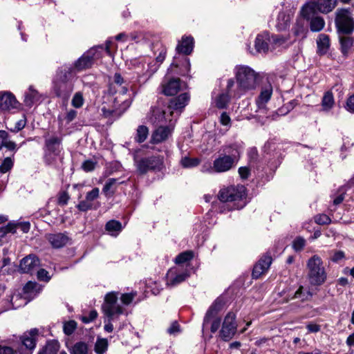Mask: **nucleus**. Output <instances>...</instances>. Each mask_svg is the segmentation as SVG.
Instances as JSON below:
<instances>
[{
    "instance_id": "nucleus-1",
    "label": "nucleus",
    "mask_w": 354,
    "mask_h": 354,
    "mask_svg": "<svg viewBox=\"0 0 354 354\" xmlns=\"http://www.w3.org/2000/svg\"><path fill=\"white\" fill-rule=\"evenodd\" d=\"M189 100V96L185 93L171 100L167 105L158 101L156 105L151 107L147 116L148 120L154 125L172 122L173 119L178 116L180 110L187 104Z\"/></svg>"
},
{
    "instance_id": "nucleus-2",
    "label": "nucleus",
    "mask_w": 354,
    "mask_h": 354,
    "mask_svg": "<svg viewBox=\"0 0 354 354\" xmlns=\"http://www.w3.org/2000/svg\"><path fill=\"white\" fill-rule=\"evenodd\" d=\"M235 77L238 90L234 92V97H240L243 93L254 89L257 85V73L248 66H237L235 68Z\"/></svg>"
},
{
    "instance_id": "nucleus-3",
    "label": "nucleus",
    "mask_w": 354,
    "mask_h": 354,
    "mask_svg": "<svg viewBox=\"0 0 354 354\" xmlns=\"http://www.w3.org/2000/svg\"><path fill=\"white\" fill-rule=\"evenodd\" d=\"M308 279L312 286H321L326 280L327 274L322 259L314 255L307 261Z\"/></svg>"
},
{
    "instance_id": "nucleus-4",
    "label": "nucleus",
    "mask_w": 354,
    "mask_h": 354,
    "mask_svg": "<svg viewBox=\"0 0 354 354\" xmlns=\"http://www.w3.org/2000/svg\"><path fill=\"white\" fill-rule=\"evenodd\" d=\"M238 153L237 150H236L235 153L229 155H221L214 160L212 167H203L202 171L208 173L227 171L234 166L237 161Z\"/></svg>"
},
{
    "instance_id": "nucleus-5",
    "label": "nucleus",
    "mask_w": 354,
    "mask_h": 354,
    "mask_svg": "<svg viewBox=\"0 0 354 354\" xmlns=\"http://www.w3.org/2000/svg\"><path fill=\"white\" fill-rule=\"evenodd\" d=\"M118 292H110L104 297L102 309L104 315L109 319V321L113 320L124 312V308L118 303Z\"/></svg>"
},
{
    "instance_id": "nucleus-6",
    "label": "nucleus",
    "mask_w": 354,
    "mask_h": 354,
    "mask_svg": "<svg viewBox=\"0 0 354 354\" xmlns=\"http://www.w3.org/2000/svg\"><path fill=\"white\" fill-rule=\"evenodd\" d=\"M154 54L156 55L158 53V55L156 56V62L158 64V66L154 68H150L149 65L147 64V68L143 69V71L138 72V80L145 82L148 80L158 69V66L165 58V55L167 53V49L165 46H164L162 44H156L153 46Z\"/></svg>"
},
{
    "instance_id": "nucleus-7",
    "label": "nucleus",
    "mask_w": 354,
    "mask_h": 354,
    "mask_svg": "<svg viewBox=\"0 0 354 354\" xmlns=\"http://www.w3.org/2000/svg\"><path fill=\"white\" fill-rule=\"evenodd\" d=\"M103 50L104 48L102 46L91 48L75 62V70L80 71L91 67L94 59L102 57Z\"/></svg>"
},
{
    "instance_id": "nucleus-8",
    "label": "nucleus",
    "mask_w": 354,
    "mask_h": 354,
    "mask_svg": "<svg viewBox=\"0 0 354 354\" xmlns=\"http://www.w3.org/2000/svg\"><path fill=\"white\" fill-rule=\"evenodd\" d=\"M137 170L140 174H145L148 171L158 170L160 171L163 166V157L162 156H152L150 158H145L140 160H136Z\"/></svg>"
},
{
    "instance_id": "nucleus-9",
    "label": "nucleus",
    "mask_w": 354,
    "mask_h": 354,
    "mask_svg": "<svg viewBox=\"0 0 354 354\" xmlns=\"http://www.w3.org/2000/svg\"><path fill=\"white\" fill-rule=\"evenodd\" d=\"M283 42V39L279 36H270L269 33L264 32L257 37L254 46L257 52L266 53L269 50V47L271 44H281Z\"/></svg>"
},
{
    "instance_id": "nucleus-10",
    "label": "nucleus",
    "mask_w": 354,
    "mask_h": 354,
    "mask_svg": "<svg viewBox=\"0 0 354 354\" xmlns=\"http://www.w3.org/2000/svg\"><path fill=\"white\" fill-rule=\"evenodd\" d=\"M236 315L229 312L224 318L220 335L225 341L231 339L236 332L237 324L235 321Z\"/></svg>"
},
{
    "instance_id": "nucleus-11",
    "label": "nucleus",
    "mask_w": 354,
    "mask_h": 354,
    "mask_svg": "<svg viewBox=\"0 0 354 354\" xmlns=\"http://www.w3.org/2000/svg\"><path fill=\"white\" fill-rule=\"evenodd\" d=\"M245 189L243 186L230 187L222 189L218 198L222 202H232L241 200L245 195Z\"/></svg>"
},
{
    "instance_id": "nucleus-12",
    "label": "nucleus",
    "mask_w": 354,
    "mask_h": 354,
    "mask_svg": "<svg viewBox=\"0 0 354 354\" xmlns=\"http://www.w3.org/2000/svg\"><path fill=\"white\" fill-rule=\"evenodd\" d=\"M188 270H184L182 266H176L171 268L167 274V285L175 286L188 278Z\"/></svg>"
},
{
    "instance_id": "nucleus-13",
    "label": "nucleus",
    "mask_w": 354,
    "mask_h": 354,
    "mask_svg": "<svg viewBox=\"0 0 354 354\" xmlns=\"http://www.w3.org/2000/svg\"><path fill=\"white\" fill-rule=\"evenodd\" d=\"M317 8L315 2L306 3L301 9V19L307 22H324V19L319 16Z\"/></svg>"
},
{
    "instance_id": "nucleus-14",
    "label": "nucleus",
    "mask_w": 354,
    "mask_h": 354,
    "mask_svg": "<svg viewBox=\"0 0 354 354\" xmlns=\"http://www.w3.org/2000/svg\"><path fill=\"white\" fill-rule=\"evenodd\" d=\"M73 91V85L71 82L55 80L54 82V91L57 97L67 100Z\"/></svg>"
},
{
    "instance_id": "nucleus-15",
    "label": "nucleus",
    "mask_w": 354,
    "mask_h": 354,
    "mask_svg": "<svg viewBox=\"0 0 354 354\" xmlns=\"http://www.w3.org/2000/svg\"><path fill=\"white\" fill-rule=\"evenodd\" d=\"M99 188H93L91 191L87 192L85 200L79 203V204L77 205V209L82 212H86L93 208L96 209V207H93V202L99 197Z\"/></svg>"
},
{
    "instance_id": "nucleus-16",
    "label": "nucleus",
    "mask_w": 354,
    "mask_h": 354,
    "mask_svg": "<svg viewBox=\"0 0 354 354\" xmlns=\"http://www.w3.org/2000/svg\"><path fill=\"white\" fill-rule=\"evenodd\" d=\"M19 103L15 96L8 92H0V109L1 111H10L18 109Z\"/></svg>"
},
{
    "instance_id": "nucleus-17",
    "label": "nucleus",
    "mask_w": 354,
    "mask_h": 354,
    "mask_svg": "<svg viewBox=\"0 0 354 354\" xmlns=\"http://www.w3.org/2000/svg\"><path fill=\"white\" fill-rule=\"evenodd\" d=\"M127 86L128 84L121 75L115 73L113 76V82L110 84L109 91L112 94L117 92L125 94L128 91Z\"/></svg>"
},
{
    "instance_id": "nucleus-18",
    "label": "nucleus",
    "mask_w": 354,
    "mask_h": 354,
    "mask_svg": "<svg viewBox=\"0 0 354 354\" xmlns=\"http://www.w3.org/2000/svg\"><path fill=\"white\" fill-rule=\"evenodd\" d=\"M223 306L224 301L223 299L217 298L214 301L205 315L203 324V329L208 325L209 321L216 316L218 313L222 310Z\"/></svg>"
},
{
    "instance_id": "nucleus-19",
    "label": "nucleus",
    "mask_w": 354,
    "mask_h": 354,
    "mask_svg": "<svg viewBox=\"0 0 354 354\" xmlns=\"http://www.w3.org/2000/svg\"><path fill=\"white\" fill-rule=\"evenodd\" d=\"M39 337V331L36 328L30 329L26 331L21 337L22 344L28 349L35 348Z\"/></svg>"
},
{
    "instance_id": "nucleus-20",
    "label": "nucleus",
    "mask_w": 354,
    "mask_h": 354,
    "mask_svg": "<svg viewBox=\"0 0 354 354\" xmlns=\"http://www.w3.org/2000/svg\"><path fill=\"white\" fill-rule=\"evenodd\" d=\"M272 263L270 256H263L259 262L254 266L252 276L255 279L259 278L263 274L267 272Z\"/></svg>"
},
{
    "instance_id": "nucleus-21",
    "label": "nucleus",
    "mask_w": 354,
    "mask_h": 354,
    "mask_svg": "<svg viewBox=\"0 0 354 354\" xmlns=\"http://www.w3.org/2000/svg\"><path fill=\"white\" fill-rule=\"evenodd\" d=\"M185 86L179 78H173L162 84L163 93L167 95H174Z\"/></svg>"
},
{
    "instance_id": "nucleus-22",
    "label": "nucleus",
    "mask_w": 354,
    "mask_h": 354,
    "mask_svg": "<svg viewBox=\"0 0 354 354\" xmlns=\"http://www.w3.org/2000/svg\"><path fill=\"white\" fill-rule=\"evenodd\" d=\"M272 94V86L268 84L262 87L260 94L256 100L257 105L259 109H264L266 103L270 100Z\"/></svg>"
},
{
    "instance_id": "nucleus-23",
    "label": "nucleus",
    "mask_w": 354,
    "mask_h": 354,
    "mask_svg": "<svg viewBox=\"0 0 354 354\" xmlns=\"http://www.w3.org/2000/svg\"><path fill=\"white\" fill-rule=\"evenodd\" d=\"M39 265V261L35 255H28L20 262V270L25 273L31 272Z\"/></svg>"
},
{
    "instance_id": "nucleus-24",
    "label": "nucleus",
    "mask_w": 354,
    "mask_h": 354,
    "mask_svg": "<svg viewBox=\"0 0 354 354\" xmlns=\"http://www.w3.org/2000/svg\"><path fill=\"white\" fill-rule=\"evenodd\" d=\"M194 48V38L190 36H183L176 46V50L179 53L185 55L190 54Z\"/></svg>"
},
{
    "instance_id": "nucleus-25",
    "label": "nucleus",
    "mask_w": 354,
    "mask_h": 354,
    "mask_svg": "<svg viewBox=\"0 0 354 354\" xmlns=\"http://www.w3.org/2000/svg\"><path fill=\"white\" fill-rule=\"evenodd\" d=\"M317 53L324 55L329 50L330 43L329 37L325 34H319L317 39Z\"/></svg>"
},
{
    "instance_id": "nucleus-26",
    "label": "nucleus",
    "mask_w": 354,
    "mask_h": 354,
    "mask_svg": "<svg viewBox=\"0 0 354 354\" xmlns=\"http://www.w3.org/2000/svg\"><path fill=\"white\" fill-rule=\"evenodd\" d=\"M48 240L53 248H59L69 243V238L64 234L58 233L49 234Z\"/></svg>"
},
{
    "instance_id": "nucleus-27",
    "label": "nucleus",
    "mask_w": 354,
    "mask_h": 354,
    "mask_svg": "<svg viewBox=\"0 0 354 354\" xmlns=\"http://www.w3.org/2000/svg\"><path fill=\"white\" fill-rule=\"evenodd\" d=\"M171 130L169 127H160L152 134L151 142L159 143L165 141L171 134Z\"/></svg>"
},
{
    "instance_id": "nucleus-28",
    "label": "nucleus",
    "mask_w": 354,
    "mask_h": 354,
    "mask_svg": "<svg viewBox=\"0 0 354 354\" xmlns=\"http://www.w3.org/2000/svg\"><path fill=\"white\" fill-rule=\"evenodd\" d=\"M336 3L337 0H319L315 5L318 11L328 13L335 7Z\"/></svg>"
},
{
    "instance_id": "nucleus-29",
    "label": "nucleus",
    "mask_w": 354,
    "mask_h": 354,
    "mask_svg": "<svg viewBox=\"0 0 354 354\" xmlns=\"http://www.w3.org/2000/svg\"><path fill=\"white\" fill-rule=\"evenodd\" d=\"M70 354H88V347L86 343L78 342L68 347Z\"/></svg>"
},
{
    "instance_id": "nucleus-30",
    "label": "nucleus",
    "mask_w": 354,
    "mask_h": 354,
    "mask_svg": "<svg viewBox=\"0 0 354 354\" xmlns=\"http://www.w3.org/2000/svg\"><path fill=\"white\" fill-rule=\"evenodd\" d=\"M39 98L38 92L32 86H30L28 91L25 95L24 102L26 105L32 106L35 102L39 101Z\"/></svg>"
},
{
    "instance_id": "nucleus-31",
    "label": "nucleus",
    "mask_w": 354,
    "mask_h": 354,
    "mask_svg": "<svg viewBox=\"0 0 354 354\" xmlns=\"http://www.w3.org/2000/svg\"><path fill=\"white\" fill-rule=\"evenodd\" d=\"M74 75L73 69L71 68H65L60 70L56 76L55 80L71 82Z\"/></svg>"
},
{
    "instance_id": "nucleus-32",
    "label": "nucleus",
    "mask_w": 354,
    "mask_h": 354,
    "mask_svg": "<svg viewBox=\"0 0 354 354\" xmlns=\"http://www.w3.org/2000/svg\"><path fill=\"white\" fill-rule=\"evenodd\" d=\"M106 230L112 236H117L122 230V225L119 221L112 220L106 225Z\"/></svg>"
},
{
    "instance_id": "nucleus-33",
    "label": "nucleus",
    "mask_w": 354,
    "mask_h": 354,
    "mask_svg": "<svg viewBox=\"0 0 354 354\" xmlns=\"http://www.w3.org/2000/svg\"><path fill=\"white\" fill-rule=\"evenodd\" d=\"M334 98L331 92H326L323 96L322 106L323 111H328L330 110L334 105Z\"/></svg>"
},
{
    "instance_id": "nucleus-34",
    "label": "nucleus",
    "mask_w": 354,
    "mask_h": 354,
    "mask_svg": "<svg viewBox=\"0 0 354 354\" xmlns=\"http://www.w3.org/2000/svg\"><path fill=\"white\" fill-rule=\"evenodd\" d=\"M335 22H353L351 12L347 9L337 10Z\"/></svg>"
},
{
    "instance_id": "nucleus-35",
    "label": "nucleus",
    "mask_w": 354,
    "mask_h": 354,
    "mask_svg": "<svg viewBox=\"0 0 354 354\" xmlns=\"http://www.w3.org/2000/svg\"><path fill=\"white\" fill-rule=\"evenodd\" d=\"M20 229L24 233H27L30 230V223L28 222L17 224H8L6 228V232H15V229Z\"/></svg>"
},
{
    "instance_id": "nucleus-36",
    "label": "nucleus",
    "mask_w": 354,
    "mask_h": 354,
    "mask_svg": "<svg viewBox=\"0 0 354 354\" xmlns=\"http://www.w3.org/2000/svg\"><path fill=\"white\" fill-rule=\"evenodd\" d=\"M117 187V180L115 178H110L107 180L103 187V192L106 196H112L115 192Z\"/></svg>"
},
{
    "instance_id": "nucleus-37",
    "label": "nucleus",
    "mask_w": 354,
    "mask_h": 354,
    "mask_svg": "<svg viewBox=\"0 0 354 354\" xmlns=\"http://www.w3.org/2000/svg\"><path fill=\"white\" fill-rule=\"evenodd\" d=\"M193 252L191 251H186L178 254L175 259V263L178 266H181L182 264L185 263L193 258Z\"/></svg>"
},
{
    "instance_id": "nucleus-38",
    "label": "nucleus",
    "mask_w": 354,
    "mask_h": 354,
    "mask_svg": "<svg viewBox=\"0 0 354 354\" xmlns=\"http://www.w3.org/2000/svg\"><path fill=\"white\" fill-rule=\"evenodd\" d=\"M341 50L344 55L346 56L350 52L352 46L353 41L349 37H340Z\"/></svg>"
},
{
    "instance_id": "nucleus-39",
    "label": "nucleus",
    "mask_w": 354,
    "mask_h": 354,
    "mask_svg": "<svg viewBox=\"0 0 354 354\" xmlns=\"http://www.w3.org/2000/svg\"><path fill=\"white\" fill-rule=\"evenodd\" d=\"M108 348V341L106 339H97L94 350L97 354H103L106 352Z\"/></svg>"
},
{
    "instance_id": "nucleus-40",
    "label": "nucleus",
    "mask_w": 354,
    "mask_h": 354,
    "mask_svg": "<svg viewBox=\"0 0 354 354\" xmlns=\"http://www.w3.org/2000/svg\"><path fill=\"white\" fill-rule=\"evenodd\" d=\"M230 100V97L227 93H222L215 99L216 106L219 109H224L226 107Z\"/></svg>"
},
{
    "instance_id": "nucleus-41",
    "label": "nucleus",
    "mask_w": 354,
    "mask_h": 354,
    "mask_svg": "<svg viewBox=\"0 0 354 354\" xmlns=\"http://www.w3.org/2000/svg\"><path fill=\"white\" fill-rule=\"evenodd\" d=\"M12 305L13 308H18L21 306H25L28 302L26 298H23L20 295H14L11 299Z\"/></svg>"
},
{
    "instance_id": "nucleus-42",
    "label": "nucleus",
    "mask_w": 354,
    "mask_h": 354,
    "mask_svg": "<svg viewBox=\"0 0 354 354\" xmlns=\"http://www.w3.org/2000/svg\"><path fill=\"white\" fill-rule=\"evenodd\" d=\"M338 32L341 34H350L354 29L353 24H336Z\"/></svg>"
},
{
    "instance_id": "nucleus-43",
    "label": "nucleus",
    "mask_w": 354,
    "mask_h": 354,
    "mask_svg": "<svg viewBox=\"0 0 354 354\" xmlns=\"http://www.w3.org/2000/svg\"><path fill=\"white\" fill-rule=\"evenodd\" d=\"M148 129L145 126H140L137 129V135L136 137L138 142H144L148 136Z\"/></svg>"
},
{
    "instance_id": "nucleus-44",
    "label": "nucleus",
    "mask_w": 354,
    "mask_h": 354,
    "mask_svg": "<svg viewBox=\"0 0 354 354\" xmlns=\"http://www.w3.org/2000/svg\"><path fill=\"white\" fill-rule=\"evenodd\" d=\"M84 102L83 94L81 92H77L73 97L71 104L75 108H80L83 106Z\"/></svg>"
},
{
    "instance_id": "nucleus-45",
    "label": "nucleus",
    "mask_w": 354,
    "mask_h": 354,
    "mask_svg": "<svg viewBox=\"0 0 354 354\" xmlns=\"http://www.w3.org/2000/svg\"><path fill=\"white\" fill-rule=\"evenodd\" d=\"M77 328V323L74 320L66 322L64 324L63 330L66 335H71Z\"/></svg>"
},
{
    "instance_id": "nucleus-46",
    "label": "nucleus",
    "mask_w": 354,
    "mask_h": 354,
    "mask_svg": "<svg viewBox=\"0 0 354 354\" xmlns=\"http://www.w3.org/2000/svg\"><path fill=\"white\" fill-rule=\"evenodd\" d=\"M303 286H300L298 290L295 292L292 299H301L302 301L308 300L313 294L308 291L306 293H303Z\"/></svg>"
},
{
    "instance_id": "nucleus-47",
    "label": "nucleus",
    "mask_w": 354,
    "mask_h": 354,
    "mask_svg": "<svg viewBox=\"0 0 354 354\" xmlns=\"http://www.w3.org/2000/svg\"><path fill=\"white\" fill-rule=\"evenodd\" d=\"M58 348L57 344L48 343L39 353V354H57Z\"/></svg>"
},
{
    "instance_id": "nucleus-48",
    "label": "nucleus",
    "mask_w": 354,
    "mask_h": 354,
    "mask_svg": "<svg viewBox=\"0 0 354 354\" xmlns=\"http://www.w3.org/2000/svg\"><path fill=\"white\" fill-rule=\"evenodd\" d=\"M13 166V161L11 158H6L0 165V173L5 174Z\"/></svg>"
},
{
    "instance_id": "nucleus-49",
    "label": "nucleus",
    "mask_w": 354,
    "mask_h": 354,
    "mask_svg": "<svg viewBox=\"0 0 354 354\" xmlns=\"http://www.w3.org/2000/svg\"><path fill=\"white\" fill-rule=\"evenodd\" d=\"M199 162L198 158H190L188 157L183 158L180 161L183 167H196L199 164Z\"/></svg>"
},
{
    "instance_id": "nucleus-50",
    "label": "nucleus",
    "mask_w": 354,
    "mask_h": 354,
    "mask_svg": "<svg viewBox=\"0 0 354 354\" xmlns=\"http://www.w3.org/2000/svg\"><path fill=\"white\" fill-rule=\"evenodd\" d=\"M295 35L300 38H304L306 35L307 29L303 24H296L294 28Z\"/></svg>"
},
{
    "instance_id": "nucleus-51",
    "label": "nucleus",
    "mask_w": 354,
    "mask_h": 354,
    "mask_svg": "<svg viewBox=\"0 0 354 354\" xmlns=\"http://www.w3.org/2000/svg\"><path fill=\"white\" fill-rule=\"evenodd\" d=\"M136 295V292L124 293L120 296V300L124 305L130 304Z\"/></svg>"
},
{
    "instance_id": "nucleus-52",
    "label": "nucleus",
    "mask_w": 354,
    "mask_h": 354,
    "mask_svg": "<svg viewBox=\"0 0 354 354\" xmlns=\"http://www.w3.org/2000/svg\"><path fill=\"white\" fill-rule=\"evenodd\" d=\"M37 286V285L36 283L29 281L24 287V292L25 294H31L35 296L37 293L35 291Z\"/></svg>"
},
{
    "instance_id": "nucleus-53",
    "label": "nucleus",
    "mask_w": 354,
    "mask_h": 354,
    "mask_svg": "<svg viewBox=\"0 0 354 354\" xmlns=\"http://www.w3.org/2000/svg\"><path fill=\"white\" fill-rule=\"evenodd\" d=\"M315 221L319 225H326L330 223V218L326 214H319L315 217Z\"/></svg>"
},
{
    "instance_id": "nucleus-54",
    "label": "nucleus",
    "mask_w": 354,
    "mask_h": 354,
    "mask_svg": "<svg viewBox=\"0 0 354 354\" xmlns=\"http://www.w3.org/2000/svg\"><path fill=\"white\" fill-rule=\"evenodd\" d=\"M97 316V313L95 310H92L89 312L88 315H83L81 317L82 321L84 323H89L93 321Z\"/></svg>"
},
{
    "instance_id": "nucleus-55",
    "label": "nucleus",
    "mask_w": 354,
    "mask_h": 354,
    "mask_svg": "<svg viewBox=\"0 0 354 354\" xmlns=\"http://www.w3.org/2000/svg\"><path fill=\"white\" fill-rule=\"evenodd\" d=\"M211 322V327L210 330L212 333H215L217 331V330L221 326V319L216 316H215L214 318H212L209 321L208 324Z\"/></svg>"
},
{
    "instance_id": "nucleus-56",
    "label": "nucleus",
    "mask_w": 354,
    "mask_h": 354,
    "mask_svg": "<svg viewBox=\"0 0 354 354\" xmlns=\"http://www.w3.org/2000/svg\"><path fill=\"white\" fill-rule=\"evenodd\" d=\"M305 240L303 238L298 237L293 241V248L296 251H299L303 249L305 245Z\"/></svg>"
},
{
    "instance_id": "nucleus-57",
    "label": "nucleus",
    "mask_w": 354,
    "mask_h": 354,
    "mask_svg": "<svg viewBox=\"0 0 354 354\" xmlns=\"http://www.w3.org/2000/svg\"><path fill=\"white\" fill-rule=\"evenodd\" d=\"M26 124V119L25 117H23L21 119L18 120L13 128H11V131L14 132H18L19 131L24 129Z\"/></svg>"
},
{
    "instance_id": "nucleus-58",
    "label": "nucleus",
    "mask_w": 354,
    "mask_h": 354,
    "mask_svg": "<svg viewBox=\"0 0 354 354\" xmlns=\"http://www.w3.org/2000/svg\"><path fill=\"white\" fill-rule=\"evenodd\" d=\"M116 48H117L116 44H115L112 41H111V40L106 41V42L105 44L104 50H105L106 53L109 56L113 55V49H116Z\"/></svg>"
},
{
    "instance_id": "nucleus-59",
    "label": "nucleus",
    "mask_w": 354,
    "mask_h": 354,
    "mask_svg": "<svg viewBox=\"0 0 354 354\" xmlns=\"http://www.w3.org/2000/svg\"><path fill=\"white\" fill-rule=\"evenodd\" d=\"M95 167V162L91 161V160H86L83 162L82 165V168L84 169V171L86 172H89L93 171Z\"/></svg>"
},
{
    "instance_id": "nucleus-60",
    "label": "nucleus",
    "mask_w": 354,
    "mask_h": 354,
    "mask_svg": "<svg viewBox=\"0 0 354 354\" xmlns=\"http://www.w3.org/2000/svg\"><path fill=\"white\" fill-rule=\"evenodd\" d=\"M37 278L41 281H48L50 280V277L48 271L44 269H40L37 272Z\"/></svg>"
},
{
    "instance_id": "nucleus-61",
    "label": "nucleus",
    "mask_w": 354,
    "mask_h": 354,
    "mask_svg": "<svg viewBox=\"0 0 354 354\" xmlns=\"http://www.w3.org/2000/svg\"><path fill=\"white\" fill-rule=\"evenodd\" d=\"M69 196L66 192L59 194L58 197V204L59 205H65L69 200Z\"/></svg>"
},
{
    "instance_id": "nucleus-62",
    "label": "nucleus",
    "mask_w": 354,
    "mask_h": 354,
    "mask_svg": "<svg viewBox=\"0 0 354 354\" xmlns=\"http://www.w3.org/2000/svg\"><path fill=\"white\" fill-rule=\"evenodd\" d=\"M180 331V326L177 322H173L168 328L167 332L171 335H175Z\"/></svg>"
},
{
    "instance_id": "nucleus-63",
    "label": "nucleus",
    "mask_w": 354,
    "mask_h": 354,
    "mask_svg": "<svg viewBox=\"0 0 354 354\" xmlns=\"http://www.w3.org/2000/svg\"><path fill=\"white\" fill-rule=\"evenodd\" d=\"M346 109L354 113V95L351 96L346 102Z\"/></svg>"
},
{
    "instance_id": "nucleus-64",
    "label": "nucleus",
    "mask_w": 354,
    "mask_h": 354,
    "mask_svg": "<svg viewBox=\"0 0 354 354\" xmlns=\"http://www.w3.org/2000/svg\"><path fill=\"white\" fill-rule=\"evenodd\" d=\"M15 353L10 346H0V354H15Z\"/></svg>"
}]
</instances>
